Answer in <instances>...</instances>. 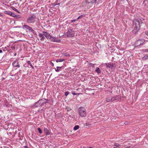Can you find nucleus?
Returning a JSON list of instances; mask_svg holds the SVG:
<instances>
[{"label":"nucleus","instance_id":"26","mask_svg":"<svg viewBox=\"0 0 148 148\" xmlns=\"http://www.w3.org/2000/svg\"><path fill=\"white\" fill-rule=\"evenodd\" d=\"M27 64H29L32 67V69L34 68V67L32 65V64L31 63L30 61H27Z\"/></svg>","mask_w":148,"mask_h":148},{"label":"nucleus","instance_id":"8","mask_svg":"<svg viewBox=\"0 0 148 148\" xmlns=\"http://www.w3.org/2000/svg\"><path fill=\"white\" fill-rule=\"evenodd\" d=\"M49 39H50L51 41L53 42H61V40L60 39H59L51 35Z\"/></svg>","mask_w":148,"mask_h":148},{"label":"nucleus","instance_id":"3","mask_svg":"<svg viewBox=\"0 0 148 148\" xmlns=\"http://www.w3.org/2000/svg\"><path fill=\"white\" fill-rule=\"evenodd\" d=\"M36 14L35 13L31 15L27 18L26 21L27 22L29 23H34L36 21Z\"/></svg>","mask_w":148,"mask_h":148},{"label":"nucleus","instance_id":"35","mask_svg":"<svg viewBox=\"0 0 148 148\" xmlns=\"http://www.w3.org/2000/svg\"><path fill=\"white\" fill-rule=\"evenodd\" d=\"M89 64L90 65H91L93 67L94 66V64L92 63H90Z\"/></svg>","mask_w":148,"mask_h":148},{"label":"nucleus","instance_id":"44","mask_svg":"<svg viewBox=\"0 0 148 148\" xmlns=\"http://www.w3.org/2000/svg\"><path fill=\"white\" fill-rule=\"evenodd\" d=\"M89 148H92V147H89Z\"/></svg>","mask_w":148,"mask_h":148},{"label":"nucleus","instance_id":"18","mask_svg":"<svg viewBox=\"0 0 148 148\" xmlns=\"http://www.w3.org/2000/svg\"><path fill=\"white\" fill-rule=\"evenodd\" d=\"M11 8L12 10H14V11L18 12L19 13H21V12H20V11H18L16 9V8L14 7L13 6H12L11 7Z\"/></svg>","mask_w":148,"mask_h":148},{"label":"nucleus","instance_id":"34","mask_svg":"<svg viewBox=\"0 0 148 148\" xmlns=\"http://www.w3.org/2000/svg\"><path fill=\"white\" fill-rule=\"evenodd\" d=\"M76 20H77V19H74V20H72L71 21V23H73V22L75 21Z\"/></svg>","mask_w":148,"mask_h":148},{"label":"nucleus","instance_id":"6","mask_svg":"<svg viewBox=\"0 0 148 148\" xmlns=\"http://www.w3.org/2000/svg\"><path fill=\"white\" fill-rule=\"evenodd\" d=\"M145 40L144 39H139L137 40L134 46L135 47H137L140 45H141L144 44Z\"/></svg>","mask_w":148,"mask_h":148},{"label":"nucleus","instance_id":"36","mask_svg":"<svg viewBox=\"0 0 148 148\" xmlns=\"http://www.w3.org/2000/svg\"><path fill=\"white\" fill-rule=\"evenodd\" d=\"M145 34L147 36H148V31H146L145 32Z\"/></svg>","mask_w":148,"mask_h":148},{"label":"nucleus","instance_id":"29","mask_svg":"<svg viewBox=\"0 0 148 148\" xmlns=\"http://www.w3.org/2000/svg\"><path fill=\"white\" fill-rule=\"evenodd\" d=\"M38 130L40 134H41L42 133V131L41 129H40V128H38Z\"/></svg>","mask_w":148,"mask_h":148},{"label":"nucleus","instance_id":"20","mask_svg":"<svg viewBox=\"0 0 148 148\" xmlns=\"http://www.w3.org/2000/svg\"><path fill=\"white\" fill-rule=\"evenodd\" d=\"M65 60L64 59H57L56 60V62H62L64 61Z\"/></svg>","mask_w":148,"mask_h":148},{"label":"nucleus","instance_id":"4","mask_svg":"<svg viewBox=\"0 0 148 148\" xmlns=\"http://www.w3.org/2000/svg\"><path fill=\"white\" fill-rule=\"evenodd\" d=\"M79 113L82 117H84L86 116L87 113L86 109L83 107H80L78 108Z\"/></svg>","mask_w":148,"mask_h":148},{"label":"nucleus","instance_id":"25","mask_svg":"<svg viewBox=\"0 0 148 148\" xmlns=\"http://www.w3.org/2000/svg\"><path fill=\"white\" fill-rule=\"evenodd\" d=\"M142 59L143 60H146L147 59H148V55H145V56Z\"/></svg>","mask_w":148,"mask_h":148},{"label":"nucleus","instance_id":"24","mask_svg":"<svg viewBox=\"0 0 148 148\" xmlns=\"http://www.w3.org/2000/svg\"><path fill=\"white\" fill-rule=\"evenodd\" d=\"M79 126L78 125H76L74 126L73 128V130H76L79 128Z\"/></svg>","mask_w":148,"mask_h":148},{"label":"nucleus","instance_id":"28","mask_svg":"<svg viewBox=\"0 0 148 148\" xmlns=\"http://www.w3.org/2000/svg\"><path fill=\"white\" fill-rule=\"evenodd\" d=\"M71 93L72 95H79L81 94V93H75L74 91H72L71 92Z\"/></svg>","mask_w":148,"mask_h":148},{"label":"nucleus","instance_id":"7","mask_svg":"<svg viewBox=\"0 0 148 148\" xmlns=\"http://www.w3.org/2000/svg\"><path fill=\"white\" fill-rule=\"evenodd\" d=\"M65 35L69 37H73L74 36V35L73 31L71 29H69L65 34Z\"/></svg>","mask_w":148,"mask_h":148},{"label":"nucleus","instance_id":"33","mask_svg":"<svg viewBox=\"0 0 148 148\" xmlns=\"http://www.w3.org/2000/svg\"><path fill=\"white\" fill-rule=\"evenodd\" d=\"M83 16L82 15H80V16H79L77 18V20L79 19V18H82V17Z\"/></svg>","mask_w":148,"mask_h":148},{"label":"nucleus","instance_id":"17","mask_svg":"<svg viewBox=\"0 0 148 148\" xmlns=\"http://www.w3.org/2000/svg\"><path fill=\"white\" fill-rule=\"evenodd\" d=\"M12 5L13 7L16 8H18L19 7V5L18 3H14Z\"/></svg>","mask_w":148,"mask_h":148},{"label":"nucleus","instance_id":"27","mask_svg":"<svg viewBox=\"0 0 148 148\" xmlns=\"http://www.w3.org/2000/svg\"><path fill=\"white\" fill-rule=\"evenodd\" d=\"M16 46L14 44H13L12 45L11 47V48L12 49V50H14L15 49V48Z\"/></svg>","mask_w":148,"mask_h":148},{"label":"nucleus","instance_id":"42","mask_svg":"<svg viewBox=\"0 0 148 148\" xmlns=\"http://www.w3.org/2000/svg\"><path fill=\"white\" fill-rule=\"evenodd\" d=\"M113 148H117V147H114Z\"/></svg>","mask_w":148,"mask_h":148},{"label":"nucleus","instance_id":"14","mask_svg":"<svg viewBox=\"0 0 148 148\" xmlns=\"http://www.w3.org/2000/svg\"><path fill=\"white\" fill-rule=\"evenodd\" d=\"M38 36L40 38V40L42 41H44L45 39V37L42 34L40 33L38 35Z\"/></svg>","mask_w":148,"mask_h":148},{"label":"nucleus","instance_id":"16","mask_svg":"<svg viewBox=\"0 0 148 148\" xmlns=\"http://www.w3.org/2000/svg\"><path fill=\"white\" fill-rule=\"evenodd\" d=\"M105 64L107 68H112L113 66V64L110 63H106Z\"/></svg>","mask_w":148,"mask_h":148},{"label":"nucleus","instance_id":"41","mask_svg":"<svg viewBox=\"0 0 148 148\" xmlns=\"http://www.w3.org/2000/svg\"><path fill=\"white\" fill-rule=\"evenodd\" d=\"M25 148H28L27 147V146H25Z\"/></svg>","mask_w":148,"mask_h":148},{"label":"nucleus","instance_id":"40","mask_svg":"<svg viewBox=\"0 0 148 148\" xmlns=\"http://www.w3.org/2000/svg\"><path fill=\"white\" fill-rule=\"evenodd\" d=\"M62 36H60L59 37V38H62Z\"/></svg>","mask_w":148,"mask_h":148},{"label":"nucleus","instance_id":"39","mask_svg":"<svg viewBox=\"0 0 148 148\" xmlns=\"http://www.w3.org/2000/svg\"><path fill=\"white\" fill-rule=\"evenodd\" d=\"M2 51L0 49V53H2Z\"/></svg>","mask_w":148,"mask_h":148},{"label":"nucleus","instance_id":"12","mask_svg":"<svg viewBox=\"0 0 148 148\" xmlns=\"http://www.w3.org/2000/svg\"><path fill=\"white\" fill-rule=\"evenodd\" d=\"M21 12L25 13L28 10V9L27 6H24L21 8Z\"/></svg>","mask_w":148,"mask_h":148},{"label":"nucleus","instance_id":"32","mask_svg":"<svg viewBox=\"0 0 148 148\" xmlns=\"http://www.w3.org/2000/svg\"><path fill=\"white\" fill-rule=\"evenodd\" d=\"M64 55L66 57H69L70 56V55L69 54H68L67 53H65Z\"/></svg>","mask_w":148,"mask_h":148},{"label":"nucleus","instance_id":"10","mask_svg":"<svg viewBox=\"0 0 148 148\" xmlns=\"http://www.w3.org/2000/svg\"><path fill=\"white\" fill-rule=\"evenodd\" d=\"M23 27L26 29H28L30 32H32L34 31L32 28L28 25H24L23 26Z\"/></svg>","mask_w":148,"mask_h":148},{"label":"nucleus","instance_id":"45","mask_svg":"<svg viewBox=\"0 0 148 148\" xmlns=\"http://www.w3.org/2000/svg\"><path fill=\"white\" fill-rule=\"evenodd\" d=\"M16 55V53H15V54H14V56H15Z\"/></svg>","mask_w":148,"mask_h":148},{"label":"nucleus","instance_id":"31","mask_svg":"<svg viewBox=\"0 0 148 148\" xmlns=\"http://www.w3.org/2000/svg\"><path fill=\"white\" fill-rule=\"evenodd\" d=\"M143 52L145 53L148 52V49H143Z\"/></svg>","mask_w":148,"mask_h":148},{"label":"nucleus","instance_id":"5","mask_svg":"<svg viewBox=\"0 0 148 148\" xmlns=\"http://www.w3.org/2000/svg\"><path fill=\"white\" fill-rule=\"evenodd\" d=\"M118 99V97L117 95L114 96L113 97H110L106 98V101L108 103L113 102Z\"/></svg>","mask_w":148,"mask_h":148},{"label":"nucleus","instance_id":"30","mask_svg":"<svg viewBox=\"0 0 148 148\" xmlns=\"http://www.w3.org/2000/svg\"><path fill=\"white\" fill-rule=\"evenodd\" d=\"M69 94V92L68 91L65 92L64 95L66 96H67Z\"/></svg>","mask_w":148,"mask_h":148},{"label":"nucleus","instance_id":"21","mask_svg":"<svg viewBox=\"0 0 148 148\" xmlns=\"http://www.w3.org/2000/svg\"><path fill=\"white\" fill-rule=\"evenodd\" d=\"M95 71L97 73H101V71L100 70V69L99 68H97V69L95 70Z\"/></svg>","mask_w":148,"mask_h":148},{"label":"nucleus","instance_id":"43","mask_svg":"<svg viewBox=\"0 0 148 148\" xmlns=\"http://www.w3.org/2000/svg\"><path fill=\"white\" fill-rule=\"evenodd\" d=\"M127 122H125V124H127Z\"/></svg>","mask_w":148,"mask_h":148},{"label":"nucleus","instance_id":"23","mask_svg":"<svg viewBox=\"0 0 148 148\" xmlns=\"http://www.w3.org/2000/svg\"><path fill=\"white\" fill-rule=\"evenodd\" d=\"M86 4H90V5H91V6H92L93 4V1H91L90 2H88L87 0H86Z\"/></svg>","mask_w":148,"mask_h":148},{"label":"nucleus","instance_id":"11","mask_svg":"<svg viewBox=\"0 0 148 148\" xmlns=\"http://www.w3.org/2000/svg\"><path fill=\"white\" fill-rule=\"evenodd\" d=\"M12 65L14 67H16L17 68H19L20 65L18 64V61L17 60H15L12 62Z\"/></svg>","mask_w":148,"mask_h":148},{"label":"nucleus","instance_id":"38","mask_svg":"<svg viewBox=\"0 0 148 148\" xmlns=\"http://www.w3.org/2000/svg\"><path fill=\"white\" fill-rule=\"evenodd\" d=\"M51 64L52 66H54V64L53 63L51 62Z\"/></svg>","mask_w":148,"mask_h":148},{"label":"nucleus","instance_id":"15","mask_svg":"<svg viewBox=\"0 0 148 148\" xmlns=\"http://www.w3.org/2000/svg\"><path fill=\"white\" fill-rule=\"evenodd\" d=\"M44 130L46 135L47 136L50 134V132L47 128L44 127Z\"/></svg>","mask_w":148,"mask_h":148},{"label":"nucleus","instance_id":"19","mask_svg":"<svg viewBox=\"0 0 148 148\" xmlns=\"http://www.w3.org/2000/svg\"><path fill=\"white\" fill-rule=\"evenodd\" d=\"M115 146H116V147H117L118 148H129V147H127L125 148H123V147H121V146L119 144H116L115 145H114Z\"/></svg>","mask_w":148,"mask_h":148},{"label":"nucleus","instance_id":"13","mask_svg":"<svg viewBox=\"0 0 148 148\" xmlns=\"http://www.w3.org/2000/svg\"><path fill=\"white\" fill-rule=\"evenodd\" d=\"M42 34H43V36L44 35L47 39H49L51 36L50 34L46 32H43Z\"/></svg>","mask_w":148,"mask_h":148},{"label":"nucleus","instance_id":"37","mask_svg":"<svg viewBox=\"0 0 148 148\" xmlns=\"http://www.w3.org/2000/svg\"><path fill=\"white\" fill-rule=\"evenodd\" d=\"M97 0H92L91 1H93V3H96L97 1Z\"/></svg>","mask_w":148,"mask_h":148},{"label":"nucleus","instance_id":"1","mask_svg":"<svg viewBox=\"0 0 148 148\" xmlns=\"http://www.w3.org/2000/svg\"><path fill=\"white\" fill-rule=\"evenodd\" d=\"M47 99L43 98L36 102L32 106V107L36 108L40 106H45L48 103Z\"/></svg>","mask_w":148,"mask_h":148},{"label":"nucleus","instance_id":"9","mask_svg":"<svg viewBox=\"0 0 148 148\" xmlns=\"http://www.w3.org/2000/svg\"><path fill=\"white\" fill-rule=\"evenodd\" d=\"M3 13L4 14L10 15V16L13 17H16V15L14 14L10 11H4Z\"/></svg>","mask_w":148,"mask_h":148},{"label":"nucleus","instance_id":"22","mask_svg":"<svg viewBox=\"0 0 148 148\" xmlns=\"http://www.w3.org/2000/svg\"><path fill=\"white\" fill-rule=\"evenodd\" d=\"M56 68L57 69H55V71L57 72H58L60 70V69H61V67H60V66H57L56 67Z\"/></svg>","mask_w":148,"mask_h":148},{"label":"nucleus","instance_id":"46","mask_svg":"<svg viewBox=\"0 0 148 148\" xmlns=\"http://www.w3.org/2000/svg\"><path fill=\"white\" fill-rule=\"evenodd\" d=\"M19 73V71L17 73V74H18Z\"/></svg>","mask_w":148,"mask_h":148},{"label":"nucleus","instance_id":"2","mask_svg":"<svg viewBox=\"0 0 148 148\" xmlns=\"http://www.w3.org/2000/svg\"><path fill=\"white\" fill-rule=\"evenodd\" d=\"M132 26L134 32L135 33L137 32L140 28V23L138 19H135L133 20Z\"/></svg>","mask_w":148,"mask_h":148}]
</instances>
